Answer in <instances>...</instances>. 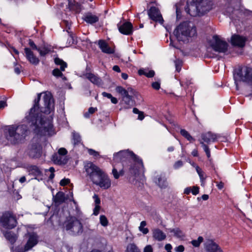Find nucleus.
Listing matches in <instances>:
<instances>
[{"label":"nucleus","mask_w":252,"mask_h":252,"mask_svg":"<svg viewBox=\"0 0 252 252\" xmlns=\"http://www.w3.org/2000/svg\"><path fill=\"white\" fill-rule=\"evenodd\" d=\"M204 245L207 252H223L220 246L212 240H207Z\"/></svg>","instance_id":"a211bd4d"},{"label":"nucleus","mask_w":252,"mask_h":252,"mask_svg":"<svg viewBox=\"0 0 252 252\" xmlns=\"http://www.w3.org/2000/svg\"><path fill=\"white\" fill-rule=\"evenodd\" d=\"M97 110L96 108H94V107H90L89 110L88 112L85 113L84 114V116L86 118L89 117L90 114H93Z\"/></svg>","instance_id":"a18cd8bd"},{"label":"nucleus","mask_w":252,"mask_h":252,"mask_svg":"<svg viewBox=\"0 0 252 252\" xmlns=\"http://www.w3.org/2000/svg\"><path fill=\"white\" fill-rule=\"evenodd\" d=\"M100 208V207L99 205H96L94 209V213H93L94 215L95 216H97L99 214Z\"/></svg>","instance_id":"864d4df0"},{"label":"nucleus","mask_w":252,"mask_h":252,"mask_svg":"<svg viewBox=\"0 0 252 252\" xmlns=\"http://www.w3.org/2000/svg\"><path fill=\"white\" fill-rule=\"evenodd\" d=\"M64 228L73 235L83 232V225L81 221L75 217H70L64 222Z\"/></svg>","instance_id":"0eeeda50"},{"label":"nucleus","mask_w":252,"mask_h":252,"mask_svg":"<svg viewBox=\"0 0 252 252\" xmlns=\"http://www.w3.org/2000/svg\"><path fill=\"white\" fill-rule=\"evenodd\" d=\"M148 14L152 20L161 25L163 24L164 20L158 8L155 6L151 7L148 11Z\"/></svg>","instance_id":"f8f14e48"},{"label":"nucleus","mask_w":252,"mask_h":252,"mask_svg":"<svg viewBox=\"0 0 252 252\" xmlns=\"http://www.w3.org/2000/svg\"><path fill=\"white\" fill-rule=\"evenodd\" d=\"M153 181L160 188H165L167 186L166 178L164 174L156 173Z\"/></svg>","instance_id":"6ab92c4d"},{"label":"nucleus","mask_w":252,"mask_h":252,"mask_svg":"<svg viewBox=\"0 0 252 252\" xmlns=\"http://www.w3.org/2000/svg\"><path fill=\"white\" fill-rule=\"evenodd\" d=\"M246 39L239 35H233L231 37V43L233 45L243 47L245 45Z\"/></svg>","instance_id":"b1692460"},{"label":"nucleus","mask_w":252,"mask_h":252,"mask_svg":"<svg viewBox=\"0 0 252 252\" xmlns=\"http://www.w3.org/2000/svg\"><path fill=\"white\" fill-rule=\"evenodd\" d=\"M147 225L146 221H142L140 223V226H139V230L144 234H147L149 232V229L148 228L145 227Z\"/></svg>","instance_id":"c9c22d12"},{"label":"nucleus","mask_w":252,"mask_h":252,"mask_svg":"<svg viewBox=\"0 0 252 252\" xmlns=\"http://www.w3.org/2000/svg\"><path fill=\"white\" fill-rule=\"evenodd\" d=\"M169 231L173 234L174 237L179 239H184L185 237V233L179 228H169Z\"/></svg>","instance_id":"c756f323"},{"label":"nucleus","mask_w":252,"mask_h":252,"mask_svg":"<svg viewBox=\"0 0 252 252\" xmlns=\"http://www.w3.org/2000/svg\"><path fill=\"white\" fill-rule=\"evenodd\" d=\"M100 223L103 226L108 225V221L106 217L104 215H100L99 217Z\"/></svg>","instance_id":"a19ab883"},{"label":"nucleus","mask_w":252,"mask_h":252,"mask_svg":"<svg viewBox=\"0 0 252 252\" xmlns=\"http://www.w3.org/2000/svg\"><path fill=\"white\" fill-rule=\"evenodd\" d=\"M67 150L64 148L59 149L58 153L54 154L52 157L53 161L57 164H65L67 163Z\"/></svg>","instance_id":"9b49d317"},{"label":"nucleus","mask_w":252,"mask_h":252,"mask_svg":"<svg viewBox=\"0 0 252 252\" xmlns=\"http://www.w3.org/2000/svg\"><path fill=\"white\" fill-rule=\"evenodd\" d=\"M14 71L17 74H20V73L21 72L20 67H19V66L15 67V68H14Z\"/></svg>","instance_id":"774afa93"},{"label":"nucleus","mask_w":252,"mask_h":252,"mask_svg":"<svg viewBox=\"0 0 252 252\" xmlns=\"http://www.w3.org/2000/svg\"><path fill=\"white\" fill-rule=\"evenodd\" d=\"M37 51L41 56H44L48 54L51 51V49L47 46L38 48Z\"/></svg>","instance_id":"f704fd0d"},{"label":"nucleus","mask_w":252,"mask_h":252,"mask_svg":"<svg viewBox=\"0 0 252 252\" xmlns=\"http://www.w3.org/2000/svg\"><path fill=\"white\" fill-rule=\"evenodd\" d=\"M69 183V180L68 179H63L60 182V185L62 186H64Z\"/></svg>","instance_id":"6e6d98bb"},{"label":"nucleus","mask_w":252,"mask_h":252,"mask_svg":"<svg viewBox=\"0 0 252 252\" xmlns=\"http://www.w3.org/2000/svg\"><path fill=\"white\" fill-rule=\"evenodd\" d=\"M140 75H144L147 77H153L155 75L154 70H149L147 68L140 69L138 71Z\"/></svg>","instance_id":"7c9ffc66"},{"label":"nucleus","mask_w":252,"mask_h":252,"mask_svg":"<svg viewBox=\"0 0 252 252\" xmlns=\"http://www.w3.org/2000/svg\"><path fill=\"white\" fill-rule=\"evenodd\" d=\"M29 45L32 47V49H35L37 50L38 48L36 45L34 44L33 41L31 40H29Z\"/></svg>","instance_id":"4d7b16f0"},{"label":"nucleus","mask_w":252,"mask_h":252,"mask_svg":"<svg viewBox=\"0 0 252 252\" xmlns=\"http://www.w3.org/2000/svg\"><path fill=\"white\" fill-rule=\"evenodd\" d=\"M0 223L5 228L12 229L17 223L15 218L10 213H4L0 218Z\"/></svg>","instance_id":"9d476101"},{"label":"nucleus","mask_w":252,"mask_h":252,"mask_svg":"<svg viewBox=\"0 0 252 252\" xmlns=\"http://www.w3.org/2000/svg\"><path fill=\"white\" fill-rule=\"evenodd\" d=\"M200 144H201L202 147H203L205 152L206 153V154L208 158H210L211 157V153L208 146L205 144V143H204L202 141H200Z\"/></svg>","instance_id":"37998d69"},{"label":"nucleus","mask_w":252,"mask_h":252,"mask_svg":"<svg viewBox=\"0 0 252 252\" xmlns=\"http://www.w3.org/2000/svg\"><path fill=\"white\" fill-rule=\"evenodd\" d=\"M37 235L34 233L30 234L29 239L25 246L24 252L28 251L31 249L37 244Z\"/></svg>","instance_id":"4be33fe9"},{"label":"nucleus","mask_w":252,"mask_h":252,"mask_svg":"<svg viewBox=\"0 0 252 252\" xmlns=\"http://www.w3.org/2000/svg\"><path fill=\"white\" fill-rule=\"evenodd\" d=\"M54 108V101L50 93L46 92L38 95L35 100L34 105L26 116V121L29 126L37 134L52 135L54 134L51 122L45 119L40 112L49 114Z\"/></svg>","instance_id":"f257e3e1"},{"label":"nucleus","mask_w":252,"mask_h":252,"mask_svg":"<svg viewBox=\"0 0 252 252\" xmlns=\"http://www.w3.org/2000/svg\"><path fill=\"white\" fill-rule=\"evenodd\" d=\"M220 137V135L215 134L209 131L203 133L201 135L202 140H200V142L202 141L204 143L205 142L209 144L211 142H215V141H217Z\"/></svg>","instance_id":"412c9836"},{"label":"nucleus","mask_w":252,"mask_h":252,"mask_svg":"<svg viewBox=\"0 0 252 252\" xmlns=\"http://www.w3.org/2000/svg\"><path fill=\"white\" fill-rule=\"evenodd\" d=\"M182 166L183 162L181 160H178L174 163L173 167L175 169H177L182 167Z\"/></svg>","instance_id":"09e8293b"},{"label":"nucleus","mask_w":252,"mask_h":252,"mask_svg":"<svg viewBox=\"0 0 252 252\" xmlns=\"http://www.w3.org/2000/svg\"><path fill=\"white\" fill-rule=\"evenodd\" d=\"M88 153L91 155L93 156L95 158H97L100 157V155L97 151H95V150L92 149H87Z\"/></svg>","instance_id":"c03bdc74"},{"label":"nucleus","mask_w":252,"mask_h":252,"mask_svg":"<svg viewBox=\"0 0 252 252\" xmlns=\"http://www.w3.org/2000/svg\"><path fill=\"white\" fill-rule=\"evenodd\" d=\"M152 86L153 89L158 90L160 87V84L159 82H155L152 84Z\"/></svg>","instance_id":"de8ad7c7"},{"label":"nucleus","mask_w":252,"mask_h":252,"mask_svg":"<svg viewBox=\"0 0 252 252\" xmlns=\"http://www.w3.org/2000/svg\"><path fill=\"white\" fill-rule=\"evenodd\" d=\"M67 41L68 42V43L67 44V46H70L74 43V39L72 35H70Z\"/></svg>","instance_id":"13d9d810"},{"label":"nucleus","mask_w":252,"mask_h":252,"mask_svg":"<svg viewBox=\"0 0 252 252\" xmlns=\"http://www.w3.org/2000/svg\"><path fill=\"white\" fill-rule=\"evenodd\" d=\"M93 198L94 199L95 204L99 205L100 203V200L98 197V195L96 194H94L93 196Z\"/></svg>","instance_id":"3c124183"},{"label":"nucleus","mask_w":252,"mask_h":252,"mask_svg":"<svg viewBox=\"0 0 252 252\" xmlns=\"http://www.w3.org/2000/svg\"><path fill=\"white\" fill-rule=\"evenodd\" d=\"M209 47L211 48L214 51L218 53H225L228 48V44L222 38L217 35H214L209 41Z\"/></svg>","instance_id":"6e6552de"},{"label":"nucleus","mask_w":252,"mask_h":252,"mask_svg":"<svg viewBox=\"0 0 252 252\" xmlns=\"http://www.w3.org/2000/svg\"><path fill=\"white\" fill-rule=\"evenodd\" d=\"M174 250L176 252H183L185 250V247L183 245H180L176 247Z\"/></svg>","instance_id":"8fccbe9b"},{"label":"nucleus","mask_w":252,"mask_h":252,"mask_svg":"<svg viewBox=\"0 0 252 252\" xmlns=\"http://www.w3.org/2000/svg\"><path fill=\"white\" fill-rule=\"evenodd\" d=\"M175 63L176 69L177 71L179 72L181 69L182 62L180 60H177Z\"/></svg>","instance_id":"49530a36"},{"label":"nucleus","mask_w":252,"mask_h":252,"mask_svg":"<svg viewBox=\"0 0 252 252\" xmlns=\"http://www.w3.org/2000/svg\"><path fill=\"white\" fill-rule=\"evenodd\" d=\"M191 193L193 195H196L199 193V188L196 186H193L191 189Z\"/></svg>","instance_id":"603ef678"},{"label":"nucleus","mask_w":252,"mask_h":252,"mask_svg":"<svg viewBox=\"0 0 252 252\" xmlns=\"http://www.w3.org/2000/svg\"><path fill=\"white\" fill-rule=\"evenodd\" d=\"M172 249V247L171 244H167L165 246V249L167 251V252H172L171 250Z\"/></svg>","instance_id":"bf43d9fd"},{"label":"nucleus","mask_w":252,"mask_h":252,"mask_svg":"<svg viewBox=\"0 0 252 252\" xmlns=\"http://www.w3.org/2000/svg\"><path fill=\"white\" fill-rule=\"evenodd\" d=\"M133 97H123L121 104L124 109L131 108L134 105V100Z\"/></svg>","instance_id":"c85d7f7f"},{"label":"nucleus","mask_w":252,"mask_h":252,"mask_svg":"<svg viewBox=\"0 0 252 252\" xmlns=\"http://www.w3.org/2000/svg\"><path fill=\"white\" fill-rule=\"evenodd\" d=\"M129 158H131L133 162L129 169V174L135 177L143 174L144 172L143 162L132 152L128 150H123L114 155V160L115 162L123 161Z\"/></svg>","instance_id":"7ed1b4c3"},{"label":"nucleus","mask_w":252,"mask_h":252,"mask_svg":"<svg viewBox=\"0 0 252 252\" xmlns=\"http://www.w3.org/2000/svg\"><path fill=\"white\" fill-rule=\"evenodd\" d=\"M119 32L125 35H130L133 31V26L131 23L125 22L124 23L118 24Z\"/></svg>","instance_id":"aec40b11"},{"label":"nucleus","mask_w":252,"mask_h":252,"mask_svg":"<svg viewBox=\"0 0 252 252\" xmlns=\"http://www.w3.org/2000/svg\"><path fill=\"white\" fill-rule=\"evenodd\" d=\"M234 78L237 90H238V82L252 85V68L247 66L242 67L234 74Z\"/></svg>","instance_id":"423d86ee"},{"label":"nucleus","mask_w":252,"mask_h":252,"mask_svg":"<svg viewBox=\"0 0 252 252\" xmlns=\"http://www.w3.org/2000/svg\"><path fill=\"white\" fill-rule=\"evenodd\" d=\"M200 15H203L214 7V4L211 0H201L197 1Z\"/></svg>","instance_id":"dca6fc26"},{"label":"nucleus","mask_w":252,"mask_h":252,"mask_svg":"<svg viewBox=\"0 0 252 252\" xmlns=\"http://www.w3.org/2000/svg\"><path fill=\"white\" fill-rule=\"evenodd\" d=\"M143 252H153V249L151 245H147L144 248Z\"/></svg>","instance_id":"5fc2aeb1"},{"label":"nucleus","mask_w":252,"mask_h":252,"mask_svg":"<svg viewBox=\"0 0 252 252\" xmlns=\"http://www.w3.org/2000/svg\"><path fill=\"white\" fill-rule=\"evenodd\" d=\"M111 101L113 104H117L118 103V100L116 97H113V96L110 98Z\"/></svg>","instance_id":"69168bd1"},{"label":"nucleus","mask_w":252,"mask_h":252,"mask_svg":"<svg viewBox=\"0 0 252 252\" xmlns=\"http://www.w3.org/2000/svg\"><path fill=\"white\" fill-rule=\"evenodd\" d=\"M116 91L123 97H137L138 93L132 88L129 87L126 90L122 86H117Z\"/></svg>","instance_id":"ddd939ff"},{"label":"nucleus","mask_w":252,"mask_h":252,"mask_svg":"<svg viewBox=\"0 0 252 252\" xmlns=\"http://www.w3.org/2000/svg\"><path fill=\"white\" fill-rule=\"evenodd\" d=\"M29 174L32 175L35 177L36 179L37 177L42 176V173L40 169L36 166L32 165L28 168Z\"/></svg>","instance_id":"cd10ccee"},{"label":"nucleus","mask_w":252,"mask_h":252,"mask_svg":"<svg viewBox=\"0 0 252 252\" xmlns=\"http://www.w3.org/2000/svg\"><path fill=\"white\" fill-rule=\"evenodd\" d=\"M195 169H196V172H197V173L199 176L200 181L201 182V185H203L204 184V181L205 179V177L204 176V173L203 172L202 169L198 166H196Z\"/></svg>","instance_id":"e433bc0d"},{"label":"nucleus","mask_w":252,"mask_h":252,"mask_svg":"<svg viewBox=\"0 0 252 252\" xmlns=\"http://www.w3.org/2000/svg\"><path fill=\"white\" fill-rule=\"evenodd\" d=\"M174 34L179 41L189 42L197 35L195 26L193 23L184 22L180 24L174 31Z\"/></svg>","instance_id":"20e7f679"},{"label":"nucleus","mask_w":252,"mask_h":252,"mask_svg":"<svg viewBox=\"0 0 252 252\" xmlns=\"http://www.w3.org/2000/svg\"><path fill=\"white\" fill-rule=\"evenodd\" d=\"M203 238L202 236H199L197 240H193L190 242V243L194 247H199L201 243L203 241Z\"/></svg>","instance_id":"58836bf2"},{"label":"nucleus","mask_w":252,"mask_h":252,"mask_svg":"<svg viewBox=\"0 0 252 252\" xmlns=\"http://www.w3.org/2000/svg\"><path fill=\"white\" fill-rule=\"evenodd\" d=\"M126 252H140V251L134 244H129L127 246Z\"/></svg>","instance_id":"4c0bfd02"},{"label":"nucleus","mask_w":252,"mask_h":252,"mask_svg":"<svg viewBox=\"0 0 252 252\" xmlns=\"http://www.w3.org/2000/svg\"><path fill=\"white\" fill-rule=\"evenodd\" d=\"M175 6H176V9L177 18H180V14H181L180 10L179 9L177 4H176Z\"/></svg>","instance_id":"680f3d73"},{"label":"nucleus","mask_w":252,"mask_h":252,"mask_svg":"<svg viewBox=\"0 0 252 252\" xmlns=\"http://www.w3.org/2000/svg\"><path fill=\"white\" fill-rule=\"evenodd\" d=\"M153 238L158 241H162L166 239V234L158 228H156L153 230Z\"/></svg>","instance_id":"393cba45"},{"label":"nucleus","mask_w":252,"mask_h":252,"mask_svg":"<svg viewBox=\"0 0 252 252\" xmlns=\"http://www.w3.org/2000/svg\"><path fill=\"white\" fill-rule=\"evenodd\" d=\"M113 69L117 72H120L121 71L120 68L118 65H114L113 67Z\"/></svg>","instance_id":"338daca9"},{"label":"nucleus","mask_w":252,"mask_h":252,"mask_svg":"<svg viewBox=\"0 0 252 252\" xmlns=\"http://www.w3.org/2000/svg\"><path fill=\"white\" fill-rule=\"evenodd\" d=\"M73 140L74 145H77L81 142V137L79 134L73 133Z\"/></svg>","instance_id":"79ce46f5"},{"label":"nucleus","mask_w":252,"mask_h":252,"mask_svg":"<svg viewBox=\"0 0 252 252\" xmlns=\"http://www.w3.org/2000/svg\"><path fill=\"white\" fill-rule=\"evenodd\" d=\"M85 171L93 183L103 189L109 188L111 182L108 176L98 166L90 162L85 165Z\"/></svg>","instance_id":"f03ea898"},{"label":"nucleus","mask_w":252,"mask_h":252,"mask_svg":"<svg viewBox=\"0 0 252 252\" xmlns=\"http://www.w3.org/2000/svg\"><path fill=\"white\" fill-rule=\"evenodd\" d=\"M185 10L191 16L194 17L201 15L197 1H194V0H192V1L190 3H188Z\"/></svg>","instance_id":"2eb2a0df"},{"label":"nucleus","mask_w":252,"mask_h":252,"mask_svg":"<svg viewBox=\"0 0 252 252\" xmlns=\"http://www.w3.org/2000/svg\"><path fill=\"white\" fill-rule=\"evenodd\" d=\"M54 200L56 203H61L64 201L65 197L63 192L59 191L53 197Z\"/></svg>","instance_id":"2f4dec72"},{"label":"nucleus","mask_w":252,"mask_h":252,"mask_svg":"<svg viewBox=\"0 0 252 252\" xmlns=\"http://www.w3.org/2000/svg\"><path fill=\"white\" fill-rule=\"evenodd\" d=\"M83 19L87 23L93 24L98 21L99 17L96 15L89 12L84 15Z\"/></svg>","instance_id":"a878e982"},{"label":"nucleus","mask_w":252,"mask_h":252,"mask_svg":"<svg viewBox=\"0 0 252 252\" xmlns=\"http://www.w3.org/2000/svg\"><path fill=\"white\" fill-rule=\"evenodd\" d=\"M27 153L32 158H38L41 156L42 148L37 138H34L32 139L28 149Z\"/></svg>","instance_id":"1a4fd4ad"},{"label":"nucleus","mask_w":252,"mask_h":252,"mask_svg":"<svg viewBox=\"0 0 252 252\" xmlns=\"http://www.w3.org/2000/svg\"><path fill=\"white\" fill-rule=\"evenodd\" d=\"M180 133L182 136L185 137L188 140L192 141L194 140V138L185 129H181Z\"/></svg>","instance_id":"ea45409f"},{"label":"nucleus","mask_w":252,"mask_h":252,"mask_svg":"<svg viewBox=\"0 0 252 252\" xmlns=\"http://www.w3.org/2000/svg\"><path fill=\"white\" fill-rule=\"evenodd\" d=\"M4 237L11 243H14L17 239L16 235L11 232L6 231L4 233Z\"/></svg>","instance_id":"473e14b6"},{"label":"nucleus","mask_w":252,"mask_h":252,"mask_svg":"<svg viewBox=\"0 0 252 252\" xmlns=\"http://www.w3.org/2000/svg\"><path fill=\"white\" fill-rule=\"evenodd\" d=\"M98 45L99 47L103 53L106 54H112L114 53V50L110 47L108 44L104 40H99Z\"/></svg>","instance_id":"bb28decb"},{"label":"nucleus","mask_w":252,"mask_h":252,"mask_svg":"<svg viewBox=\"0 0 252 252\" xmlns=\"http://www.w3.org/2000/svg\"><path fill=\"white\" fill-rule=\"evenodd\" d=\"M55 63L57 65H60L61 70L58 68L54 69L52 72L53 75L57 77H62L63 80H66V78L63 76L61 71H64L65 68L67 67L66 63L59 58H56L55 59Z\"/></svg>","instance_id":"4468645a"},{"label":"nucleus","mask_w":252,"mask_h":252,"mask_svg":"<svg viewBox=\"0 0 252 252\" xmlns=\"http://www.w3.org/2000/svg\"><path fill=\"white\" fill-rule=\"evenodd\" d=\"M112 174L115 179H118L120 176H122L124 174L123 170H120L119 172L117 169L116 165L113 164V168L112 170Z\"/></svg>","instance_id":"72a5a7b5"},{"label":"nucleus","mask_w":252,"mask_h":252,"mask_svg":"<svg viewBox=\"0 0 252 252\" xmlns=\"http://www.w3.org/2000/svg\"><path fill=\"white\" fill-rule=\"evenodd\" d=\"M25 56L28 61L34 65L39 63V60L33 54V52L28 48H25Z\"/></svg>","instance_id":"5701e85b"},{"label":"nucleus","mask_w":252,"mask_h":252,"mask_svg":"<svg viewBox=\"0 0 252 252\" xmlns=\"http://www.w3.org/2000/svg\"><path fill=\"white\" fill-rule=\"evenodd\" d=\"M191 191V189L190 187H188V188H186L185 189H184V193L186 194H189L190 193V192Z\"/></svg>","instance_id":"0e129e2a"},{"label":"nucleus","mask_w":252,"mask_h":252,"mask_svg":"<svg viewBox=\"0 0 252 252\" xmlns=\"http://www.w3.org/2000/svg\"><path fill=\"white\" fill-rule=\"evenodd\" d=\"M82 76L87 78L94 85L100 86L102 84L101 78L97 75L91 72L90 70H88V69H86V72L83 74Z\"/></svg>","instance_id":"f3484780"},{"label":"nucleus","mask_w":252,"mask_h":252,"mask_svg":"<svg viewBox=\"0 0 252 252\" xmlns=\"http://www.w3.org/2000/svg\"><path fill=\"white\" fill-rule=\"evenodd\" d=\"M8 134L7 139L12 144H16L21 142L27 135L29 127L25 125L18 126H11L7 128Z\"/></svg>","instance_id":"39448f33"},{"label":"nucleus","mask_w":252,"mask_h":252,"mask_svg":"<svg viewBox=\"0 0 252 252\" xmlns=\"http://www.w3.org/2000/svg\"><path fill=\"white\" fill-rule=\"evenodd\" d=\"M102 95H103V96L106 97L109 99H110L111 98V97L112 96V95L111 94L107 93L106 92H103L102 93Z\"/></svg>","instance_id":"e2e57ef3"},{"label":"nucleus","mask_w":252,"mask_h":252,"mask_svg":"<svg viewBox=\"0 0 252 252\" xmlns=\"http://www.w3.org/2000/svg\"><path fill=\"white\" fill-rule=\"evenodd\" d=\"M7 106L6 102L5 101L1 100L0 101V109L4 108Z\"/></svg>","instance_id":"052dcab7"}]
</instances>
